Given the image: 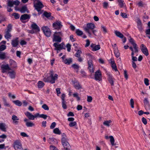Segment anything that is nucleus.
Instances as JSON below:
<instances>
[{
  "instance_id": "nucleus-1",
  "label": "nucleus",
  "mask_w": 150,
  "mask_h": 150,
  "mask_svg": "<svg viewBox=\"0 0 150 150\" xmlns=\"http://www.w3.org/2000/svg\"><path fill=\"white\" fill-rule=\"evenodd\" d=\"M49 74V76L44 78V81L46 82H50L52 84L55 83V80H57L58 78V75L57 74H54L53 70L50 71Z\"/></svg>"
},
{
  "instance_id": "nucleus-2",
  "label": "nucleus",
  "mask_w": 150,
  "mask_h": 150,
  "mask_svg": "<svg viewBox=\"0 0 150 150\" xmlns=\"http://www.w3.org/2000/svg\"><path fill=\"white\" fill-rule=\"evenodd\" d=\"M68 139L67 136L64 133L62 134V138L61 139V142L64 149L66 150H69L71 146L68 142Z\"/></svg>"
},
{
  "instance_id": "nucleus-3",
  "label": "nucleus",
  "mask_w": 150,
  "mask_h": 150,
  "mask_svg": "<svg viewBox=\"0 0 150 150\" xmlns=\"http://www.w3.org/2000/svg\"><path fill=\"white\" fill-rule=\"evenodd\" d=\"M63 36V33L62 32H55L53 34L52 41L57 43L60 42L62 41V37Z\"/></svg>"
},
{
  "instance_id": "nucleus-4",
  "label": "nucleus",
  "mask_w": 150,
  "mask_h": 150,
  "mask_svg": "<svg viewBox=\"0 0 150 150\" xmlns=\"http://www.w3.org/2000/svg\"><path fill=\"white\" fill-rule=\"evenodd\" d=\"M34 6L35 9L38 12V14H40L42 13L40 12L41 9L44 6L42 2L40 0H35Z\"/></svg>"
},
{
  "instance_id": "nucleus-5",
  "label": "nucleus",
  "mask_w": 150,
  "mask_h": 150,
  "mask_svg": "<svg viewBox=\"0 0 150 150\" xmlns=\"http://www.w3.org/2000/svg\"><path fill=\"white\" fill-rule=\"evenodd\" d=\"M95 25L92 23H88L86 25V27L84 28L85 31L89 34V36L91 37V31L95 28Z\"/></svg>"
},
{
  "instance_id": "nucleus-6",
  "label": "nucleus",
  "mask_w": 150,
  "mask_h": 150,
  "mask_svg": "<svg viewBox=\"0 0 150 150\" xmlns=\"http://www.w3.org/2000/svg\"><path fill=\"white\" fill-rule=\"evenodd\" d=\"M12 26L11 24H9L6 29L5 30L4 37L7 39H10L12 35L11 32L12 30Z\"/></svg>"
},
{
  "instance_id": "nucleus-7",
  "label": "nucleus",
  "mask_w": 150,
  "mask_h": 150,
  "mask_svg": "<svg viewBox=\"0 0 150 150\" xmlns=\"http://www.w3.org/2000/svg\"><path fill=\"white\" fill-rule=\"evenodd\" d=\"M32 30H29L28 32L31 34L36 33L40 31V29L39 27L35 23H33L31 25Z\"/></svg>"
},
{
  "instance_id": "nucleus-8",
  "label": "nucleus",
  "mask_w": 150,
  "mask_h": 150,
  "mask_svg": "<svg viewBox=\"0 0 150 150\" xmlns=\"http://www.w3.org/2000/svg\"><path fill=\"white\" fill-rule=\"evenodd\" d=\"M13 146L16 150H23L21 143L18 140H16L14 142Z\"/></svg>"
},
{
  "instance_id": "nucleus-9",
  "label": "nucleus",
  "mask_w": 150,
  "mask_h": 150,
  "mask_svg": "<svg viewBox=\"0 0 150 150\" xmlns=\"http://www.w3.org/2000/svg\"><path fill=\"white\" fill-rule=\"evenodd\" d=\"M94 79L96 81H100L102 80V76L101 71L98 70L95 72L94 75Z\"/></svg>"
},
{
  "instance_id": "nucleus-10",
  "label": "nucleus",
  "mask_w": 150,
  "mask_h": 150,
  "mask_svg": "<svg viewBox=\"0 0 150 150\" xmlns=\"http://www.w3.org/2000/svg\"><path fill=\"white\" fill-rule=\"evenodd\" d=\"M44 34L47 37H49L50 36L51 32L50 28L47 26L43 27L42 28Z\"/></svg>"
},
{
  "instance_id": "nucleus-11",
  "label": "nucleus",
  "mask_w": 150,
  "mask_h": 150,
  "mask_svg": "<svg viewBox=\"0 0 150 150\" xmlns=\"http://www.w3.org/2000/svg\"><path fill=\"white\" fill-rule=\"evenodd\" d=\"M20 3V1L18 0L13 1V0H8L7 4L8 6L11 7H13V5L16 6H18Z\"/></svg>"
},
{
  "instance_id": "nucleus-12",
  "label": "nucleus",
  "mask_w": 150,
  "mask_h": 150,
  "mask_svg": "<svg viewBox=\"0 0 150 150\" xmlns=\"http://www.w3.org/2000/svg\"><path fill=\"white\" fill-rule=\"evenodd\" d=\"M58 43L55 42L53 44V46L55 47L54 49L55 50H61L64 49V44L63 42L58 44Z\"/></svg>"
},
{
  "instance_id": "nucleus-13",
  "label": "nucleus",
  "mask_w": 150,
  "mask_h": 150,
  "mask_svg": "<svg viewBox=\"0 0 150 150\" xmlns=\"http://www.w3.org/2000/svg\"><path fill=\"white\" fill-rule=\"evenodd\" d=\"M53 27L55 29L59 30L62 27L61 22L60 21H56L53 24Z\"/></svg>"
},
{
  "instance_id": "nucleus-14",
  "label": "nucleus",
  "mask_w": 150,
  "mask_h": 150,
  "mask_svg": "<svg viewBox=\"0 0 150 150\" xmlns=\"http://www.w3.org/2000/svg\"><path fill=\"white\" fill-rule=\"evenodd\" d=\"M129 48L132 51L131 55H134L135 53H137L138 52V47L137 45L133 46V47L131 46Z\"/></svg>"
},
{
  "instance_id": "nucleus-15",
  "label": "nucleus",
  "mask_w": 150,
  "mask_h": 150,
  "mask_svg": "<svg viewBox=\"0 0 150 150\" xmlns=\"http://www.w3.org/2000/svg\"><path fill=\"white\" fill-rule=\"evenodd\" d=\"M105 138L106 139H110V142L112 146H114L116 145V144L115 143V139L113 136H110L109 137L108 135H105Z\"/></svg>"
},
{
  "instance_id": "nucleus-16",
  "label": "nucleus",
  "mask_w": 150,
  "mask_h": 150,
  "mask_svg": "<svg viewBox=\"0 0 150 150\" xmlns=\"http://www.w3.org/2000/svg\"><path fill=\"white\" fill-rule=\"evenodd\" d=\"M1 68L2 69V72L3 73H5L7 70H11V69L9 67L8 64H2L1 66Z\"/></svg>"
},
{
  "instance_id": "nucleus-17",
  "label": "nucleus",
  "mask_w": 150,
  "mask_h": 150,
  "mask_svg": "<svg viewBox=\"0 0 150 150\" xmlns=\"http://www.w3.org/2000/svg\"><path fill=\"white\" fill-rule=\"evenodd\" d=\"M7 74L11 79H14L16 77V73L14 71L11 69L8 71Z\"/></svg>"
},
{
  "instance_id": "nucleus-18",
  "label": "nucleus",
  "mask_w": 150,
  "mask_h": 150,
  "mask_svg": "<svg viewBox=\"0 0 150 150\" xmlns=\"http://www.w3.org/2000/svg\"><path fill=\"white\" fill-rule=\"evenodd\" d=\"M140 47L143 53L145 55L148 56L149 55V53L147 48L143 44L141 45Z\"/></svg>"
},
{
  "instance_id": "nucleus-19",
  "label": "nucleus",
  "mask_w": 150,
  "mask_h": 150,
  "mask_svg": "<svg viewBox=\"0 0 150 150\" xmlns=\"http://www.w3.org/2000/svg\"><path fill=\"white\" fill-rule=\"evenodd\" d=\"M88 69L90 71L91 73H93L94 71L93 69V66L92 64V61L91 60H90L88 61Z\"/></svg>"
},
{
  "instance_id": "nucleus-20",
  "label": "nucleus",
  "mask_w": 150,
  "mask_h": 150,
  "mask_svg": "<svg viewBox=\"0 0 150 150\" xmlns=\"http://www.w3.org/2000/svg\"><path fill=\"white\" fill-rule=\"evenodd\" d=\"M91 47L92 48V50L93 51H96L99 50L100 47L99 45H96L95 44L92 43Z\"/></svg>"
},
{
  "instance_id": "nucleus-21",
  "label": "nucleus",
  "mask_w": 150,
  "mask_h": 150,
  "mask_svg": "<svg viewBox=\"0 0 150 150\" xmlns=\"http://www.w3.org/2000/svg\"><path fill=\"white\" fill-rule=\"evenodd\" d=\"M12 119L13 120L12 122L15 125H18V120L19 118L16 115H13L12 116Z\"/></svg>"
},
{
  "instance_id": "nucleus-22",
  "label": "nucleus",
  "mask_w": 150,
  "mask_h": 150,
  "mask_svg": "<svg viewBox=\"0 0 150 150\" xmlns=\"http://www.w3.org/2000/svg\"><path fill=\"white\" fill-rule=\"evenodd\" d=\"M108 77V80L112 86L114 85V79L112 78V76L109 73L107 74Z\"/></svg>"
},
{
  "instance_id": "nucleus-23",
  "label": "nucleus",
  "mask_w": 150,
  "mask_h": 150,
  "mask_svg": "<svg viewBox=\"0 0 150 150\" xmlns=\"http://www.w3.org/2000/svg\"><path fill=\"white\" fill-rule=\"evenodd\" d=\"M103 125L107 127H109L112 125V122L111 120H106L103 123Z\"/></svg>"
},
{
  "instance_id": "nucleus-24",
  "label": "nucleus",
  "mask_w": 150,
  "mask_h": 150,
  "mask_svg": "<svg viewBox=\"0 0 150 150\" xmlns=\"http://www.w3.org/2000/svg\"><path fill=\"white\" fill-rule=\"evenodd\" d=\"M18 38H16L15 39L12 40L11 44L13 47H16L18 44Z\"/></svg>"
},
{
  "instance_id": "nucleus-25",
  "label": "nucleus",
  "mask_w": 150,
  "mask_h": 150,
  "mask_svg": "<svg viewBox=\"0 0 150 150\" xmlns=\"http://www.w3.org/2000/svg\"><path fill=\"white\" fill-rule=\"evenodd\" d=\"M117 1L120 7L121 8L124 7L126 10V6L125 4V3L124 2V1L122 0H117Z\"/></svg>"
},
{
  "instance_id": "nucleus-26",
  "label": "nucleus",
  "mask_w": 150,
  "mask_h": 150,
  "mask_svg": "<svg viewBox=\"0 0 150 150\" xmlns=\"http://www.w3.org/2000/svg\"><path fill=\"white\" fill-rule=\"evenodd\" d=\"M137 27L139 30L140 31H142L143 28L142 26V23L141 21L140 20H138L137 22Z\"/></svg>"
},
{
  "instance_id": "nucleus-27",
  "label": "nucleus",
  "mask_w": 150,
  "mask_h": 150,
  "mask_svg": "<svg viewBox=\"0 0 150 150\" xmlns=\"http://www.w3.org/2000/svg\"><path fill=\"white\" fill-rule=\"evenodd\" d=\"M9 63L12 68H16L17 67L16 62L12 60H10Z\"/></svg>"
},
{
  "instance_id": "nucleus-28",
  "label": "nucleus",
  "mask_w": 150,
  "mask_h": 150,
  "mask_svg": "<svg viewBox=\"0 0 150 150\" xmlns=\"http://www.w3.org/2000/svg\"><path fill=\"white\" fill-rule=\"evenodd\" d=\"M25 115L28 117L29 119L30 120H34V116L32 115L31 113L28 112H27L25 113Z\"/></svg>"
},
{
  "instance_id": "nucleus-29",
  "label": "nucleus",
  "mask_w": 150,
  "mask_h": 150,
  "mask_svg": "<svg viewBox=\"0 0 150 150\" xmlns=\"http://www.w3.org/2000/svg\"><path fill=\"white\" fill-rule=\"evenodd\" d=\"M73 83L74 87L76 89H79L82 88L81 86L78 81H74Z\"/></svg>"
},
{
  "instance_id": "nucleus-30",
  "label": "nucleus",
  "mask_w": 150,
  "mask_h": 150,
  "mask_svg": "<svg viewBox=\"0 0 150 150\" xmlns=\"http://www.w3.org/2000/svg\"><path fill=\"white\" fill-rule=\"evenodd\" d=\"M29 16L27 14H24L21 16L20 19L21 20H25L30 18Z\"/></svg>"
},
{
  "instance_id": "nucleus-31",
  "label": "nucleus",
  "mask_w": 150,
  "mask_h": 150,
  "mask_svg": "<svg viewBox=\"0 0 150 150\" xmlns=\"http://www.w3.org/2000/svg\"><path fill=\"white\" fill-rule=\"evenodd\" d=\"M115 33L116 35L118 37H119L120 38H124L123 35L120 32L116 30L115 31Z\"/></svg>"
},
{
  "instance_id": "nucleus-32",
  "label": "nucleus",
  "mask_w": 150,
  "mask_h": 150,
  "mask_svg": "<svg viewBox=\"0 0 150 150\" xmlns=\"http://www.w3.org/2000/svg\"><path fill=\"white\" fill-rule=\"evenodd\" d=\"M20 11L22 13H24L26 11H27V13L28 12L27 11V7L26 6H24L22 7L21 9H20Z\"/></svg>"
},
{
  "instance_id": "nucleus-33",
  "label": "nucleus",
  "mask_w": 150,
  "mask_h": 150,
  "mask_svg": "<svg viewBox=\"0 0 150 150\" xmlns=\"http://www.w3.org/2000/svg\"><path fill=\"white\" fill-rule=\"evenodd\" d=\"M63 62L65 64L69 65L72 62V59L71 58L66 59L64 60Z\"/></svg>"
},
{
  "instance_id": "nucleus-34",
  "label": "nucleus",
  "mask_w": 150,
  "mask_h": 150,
  "mask_svg": "<svg viewBox=\"0 0 150 150\" xmlns=\"http://www.w3.org/2000/svg\"><path fill=\"white\" fill-rule=\"evenodd\" d=\"M45 85L44 83L41 81H39L38 83V88H42Z\"/></svg>"
},
{
  "instance_id": "nucleus-35",
  "label": "nucleus",
  "mask_w": 150,
  "mask_h": 150,
  "mask_svg": "<svg viewBox=\"0 0 150 150\" xmlns=\"http://www.w3.org/2000/svg\"><path fill=\"white\" fill-rule=\"evenodd\" d=\"M6 53L0 52V59H3L6 58Z\"/></svg>"
},
{
  "instance_id": "nucleus-36",
  "label": "nucleus",
  "mask_w": 150,
  "mask_h": 150,
  "mask_svg": "<svg viewBox=\"0 0 150 150\" xmlns=\"http://www.w3.org/2000/svg\"><path fill=\"white\" fill-rule=\"evenodd\" d=\"M13 102L15 104L19 106H21L22 105V103L19 100L13 101Z\"/></svg>"
},
{
  "instance_id": "nucleus-37",
  "label": "nucleus",
  "mask_w": 150,
  "mask_h": 150,
  "mask_svg": "<svg viewBox=\"0 0 150 150\" xmlns=\"http://www.w3.org/2000/svg\"><path fill=\"white\" fill-rule=\"evenodd\" d=\"M5 126L4 124L1 123L0 124V129L3 131H6Z\"/></svg>"
},
{
  "instance_id": "nucleus-38",
  "label": "nucleus",
  "mask_w": 150,
  "mask_h": 150,
  "mask_svg": "<svg viewBox=\"0 0 150 150\" xmlns=\"http://www.w3.org/2000/svg\"><path fill=\"white\" fill-rule=\"evenodd\" d=\"M53 132L58 134H61V132L58 128H56L53 130Z\"/></svg>"
},
{
  "instance_id": "nucleus-39",
  "label": "nucleus",
  "mask_w": 150,
  "mask_h": 150,
  "mask_svg": "<svg viewBox=\"0 0 150 150\" xmlns=\"http://www.w3.org/2000/svg\"><path fill=\"white\" fill-rule=\"evenodd\" d=\"M6 48V46L5 45L0 43V51H3L5 50Z\"/></svg>"
},
{
  "instance_id": "nucleus-40",
  "label": "nucleus",
  "mask_w": 150,
  "mask_h": 150,
  "mask_svg": "<svg viewBox=\"0 0 150 150\" xmlns=\"http://www.w3.org/2000/svg\"><path fill=\"white\" fill-rule=\"evenodd\" d=\"M43 15H44L45 17L48 18L50 17L51 16V13H48L47 11L44 12Z\"/></svg>"
},
{
  "instance_id": "nucleus-41",
  "label": "nucleus",
  "mask_w": 150,
  "mask_h": 150,
  "mask_svg": "<svg viewBox=\"0 0 150 150\" xmlns=\"http://www.w3.org/2000/svg\"><path fill=\"white\" fill-rule=\"evenodd\" d=\"M26 125L28 127H32L35 125V124L32 122H27L26 123Z\"/></svg>"
},
{
  "instance_id": "nucleus-42",
  "label": "nucleus",
  "mask_w": 150,
  "mask_h": 150,
  "mask_svg": "<svg viewBox=\"0 0 150 150\" xmlns=\"http://www.w3.org/2000/svg\"><path fill=\"white\" fill-rule=\"evenodd\" d=\"M72 67H73L76 70V72H78V70L79 69V66L77 65L76 64H74L72 65Z\"/></svg>"
},
{
  "instance_id": "nucleus-43",
  "label": "nucleus",
  "mask_w": 150,
  "mask_h": 150,
  "mask_svg": "<svg viewBox=\"0 0 150 150\" xmlns=\"http://www.w3.org/2000/svg\"><path fill=\"white\" fill-rule=\"evenodd\" d=\"M101 28L104 33L105 34L108 32L107 29L104 25H102L101 26Z\"/></svg>"
},
{
  "instance_id": "nucleus-44",
  "label": "nucleus",
  "mask_w": 150,
  "mask_h": 150,
  "mask_svg": "<svg viewBox=\"0 0 150 150\" xmlns=\"http://www.w3.org/2000/svg\"><path fill=\"white\" fill-rule=\"evenodd\" d=\"M73 96L74 97L76 98H77V100H80V97L79 96V94L77 93H74Z\"/></svg>"
},
{
  "instance_id": "nucleus-45",
  "label": "nucleus",
  "mask_w": 150,
  "mask_h": 150,
  "mask_svg": "<svg viewBox=\"0 0 150 150\" xmlns=\"http://www.w3.org/2000/svg\"><path fill=\"white\" fill-rule=\"evenodd\" d=\"M76 33L78 35L81 36L83 34L82 31L79 29H77L76 31Z\"/></svg>"
},
{
  "instance_id": "nucleus-46",
  "label": "nucleus",
  "mask_w": 150,
  "mask_h": 150,
  "mask_svg": "<svg viewBox=\"0 0 150 150\" xmlns=\"http://www.w3.org/2000/svg\"><path fill=\"white\" fill-rule=\"evenodd\" d=\"M3 100L4 102V105L10 107V105L7 102L6 99L4 98H3Z\"/></svg>"
},
{
  "instance_id": "nucleus-47",
  "label": "nucleus",
  "mask_w": 150,
  "mask_h": 150,
  "mask_svg": "<svg viewBox=\"0 0 150 150\" xmlns=\"http://www.w3.org/2000/svg\"><path fill=\"white\" fill-rule=\"evenodd\" d=\"M144 103L145 106L148 105H149V101L147 98H144Z\"/></svg>"
},
{
  "instance_id": "nucleus-48",
  "label": "nucleus",
  "mask_w": 150,
  "mask_h": 150,
  "mask_svg": "<svg viewBox=\"0 0 150 150\" xmlns=\"http://www.w3.org/2000/svg\"><path fill=\"white\" fill-rule=\"evenodd\" d=\"M114 53L115 56L118 58L120 56V53L119 51L117 50H114Z\"/></svg>"
},
{
  "instance_id": "nucleus-49",
  "label": "nucleus",
  "mask_w": 150,
  "mask_h": 150,
  "mask_svg": "<svg viewBox=\"0 0 150 150\" xmlns=\"http://www.w3.org/2000/svg\"><path fill=\"white\" fill-rule=\"evenodd\" d=\"M42 108L45 110H49V108L46 104H44L42 106Z\"/></svg>"
},
{
  "instance_id": "nucleus-50",
  "label": "nucleus",
  "mask_w": 150,
  "mask_h": 150,
  "mask_svg": "<svg viewBox=\"0 0 150 150\" xmlns=\"http://www.w3.org/2000/svg\"><path fill=\"white\" fill-rule=\"evenodd\" d=\"M134 100L132 98H131L130 100V105L131 108H134Z\"/></svg>"
},
{
  "instance_id": "nucleus-51",
  "label": "nucleus",
  "mask_w": 150,
  "mask_h": 150,
  "mask_svg": "<svg viewBox=\"0 0 150 150\" xmlns=\"http://www.w3.org/2000/svg\"><path fill=\"white\" fill-rule=\"evenodd\" d=\"M93 100L92 97L91 96H87V101L88 102L91 103Z\"/></svg>"
},
{
  "instance_id": "nucleus-52",
  "label": "nucleus",
  "mask_w": 150,
  "mask_h": 150,
  "mask_svg": "<svg viewBox=\"0 0 150 150\" xmlns=\"http://www.w3.org/2000/svg\"><path fill=\"white\" fill-rule=\"evenodd\" d=\"M62 107L63 108L65 109L67 108V106L66 105L67 102L65 101H62Z\"/></svg>"
},
{
  "instance_id": "nucleus-53",
  "label": "nucleus",
  "mask_w": 150,
  "mask_h": 150,
  "mask_svg": "<svg viewBox=\"0 0 150 150\" xmlns=\"http://www.w3.org/2000/svg\"><path fill=\"white\" fill-rule=\"evenodd\" d=\"M108 6V3L106 2H104L103 3V7L107 9Z\"/></svg>"
},
{
  "instance_id": "nucleus-54",
  "label": "nucleus",
  "mask_w": 150,
  "mask_h": 150,
  "mask_svg": "<svg viewBox=\"0 0 150 150\" xmlns=\"http://www.w3.org/2000/svg\"><path fill=\"white\" fill-rule=\"evenodd\" d=\"M12 15L14 16L15 18L16 19L19 18L20 17L19 15L16 13H13Z\"/></svg>"
},
{
  "instance_id": "nucleus-55",
  "label": "nucleus",
  "mask_w": 150,
  "mask_h": 150,
  "mask_svg": "<svg viewBox=\"0 0 150 150\" xmlns=\"http://www.w3.org/2000/svg\"><path fill=\"white\" fill-rule=\"evenodd\" d=\"M56 140V139L53 138H49L48 140V142L49 143L53 144V142H54Z\"/></svg>"
},
{
  "instance_id": "nucleus-56",
  "label": "nucleus",
  "mask_w": 150,
  "mask_h": 150,
  "mask_svg": "<svg viewBox=\"0 0 150 150\" xmlns=\"http://www.w3.org/2000/svg\"><path fill=\"white\" fill-rule=\"evenodd\" d=\"M129 42L132 44L133 46L135 45H137L134 42V40L133 39L130 38V39L129 40Z\"/></svg>"
},
{
  "instance_id": "nucleus-57",
  "label": "nucleus",
  "mask_w": 150,
  "mask_h": 150,
  "mask_svg": "<svg viewBox=\"0 0 150 150\" xmlns=\"http://www.w3.org/2000/svg\"><path fill=\"white\" fill-rule=\"evenodd\" d=\"M76 122H70L69 124V125L70 127H72L76 126Z\"/></svg>"
},
{
  "instance_id": "nucleus-58",
  "label": "nucleus",
  "mask_w": 150,
  "mask_h": 150,
  "mask_svg": "<svg viewBox=\"0 0 150 150\" xmlns=\"http://www.w3.org/2000/svg\"><path fill=\"white\" fill-rule=\"evenodd\" d=\"M111 66L113 69H114L115 71H117V67L115 63L111 64Z\"/></svg>"
},
{
  "instance_id": "nucleus-59",
  "label": "nucleus",
  "mask_w": 150,
  "mask_h": 150,
  "mask_svg": "<svg viewBox=\"0 0 150 150\" xmlns=\"http://www.w3.org/2000/svg\"><path fill=\"white\" fill-rule=\"evenodd\" d=\"M124 75L125 77L126 80H127L128 79V75L127 74V71L126 70H124Z\"/></svg>"
},
{
  "instance_id": "nucleus-60",
  "label": "nucleus",
  "mask_w": 150,
  "mask_h": 150,
  "mask_svg": "<svg viewBox=\"0 0 150 150\" xmlns=\"http://www.w3.org/2000/svg\"><path fill=\"white\" fill-rule=\"evenodd\" d=\"M81 53V51L80 50H78L76 54V56L77 57H80V55Z\"/></svg>"
},
{
  "instance_id": "nucleus-61",
  "label": "nucleus",
  "mask_w": 150,
  "mask_h": 150,
  "mask_svg": "<svg viewBox=\"0 0 150 150\" xmlns=\"http://www.w3.org/2000/svg\"><path fill=\"white\" fill-rule=\"evenodd\" d=\"M144 83L146 86H148L149 85V80L148 79L145 78L144 79Z\"/></svg>"
},
{
  "instance_id": "nucleus-62",
  "label": "nucleus",
  "mask_w": 150,
  "mask_h": 150,
  "mask_svg": "<svg viewBox=\"0 0 150 150\" xmlns=\"http://www.w3.org/2000/svg\"><path fill=\"white\" fill-rule=\"evenodd\" d=\"M47 117L48 116L44 114H41L40 115V117L43 118L44 119H46Z\"/></svg>"
},
{
  "instance_id": "nucleus-63",
  "label": "nucleus",
  "mask_w": 150,
  "mask_h": 150,
  "mask_svg": "<svg viewBox=\"0 0 150 150\" xmlns=\"http://www.w3.org/2000/svg\"><path fill=\"white\" fill-rule=\"evenodd\" d=\"M56 125V123L55 122H52L50 126V128L51 129H53L55 126Z\"/></svg>"
},
{
  "instance_id": "nucleus-64",
  "label": "nucleus",
  "mask_w": 150,
  "mask_h": 150,
  "mask_svg": "<svg viewBox=\"0 0 150 150\" xmlns=\"http://www.w3.org/2000/svg\"><path fill=\"white\" fill-rule=\"evenodd\" d=\"M50 150H57V148L55 146H53L51 145L50 146Z\"/></svg>"
}]
</instances>
